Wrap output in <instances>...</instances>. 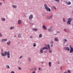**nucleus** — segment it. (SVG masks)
I'll return each mask as SVG.
<instances>
[{
	"mask_svg": "<svg viewBox=\"0 0 73 73\" xmlns=\"http://www.w3.org/2000/svg\"><path fill=\"white\" fill-rule=\"evenodd\" d=\"M30 24H31V26H32V25H33V23H30Z\"/></svg>",
	"mask_w": 73,
	"mask_h": 73,
	"instance_id": "58836bf2",
	"label": "nucleus"
},
{
	"mask_svg": "<svg viewBox=\"0 0 73 73\" xmlns=\"http://www.w3.org/2000/svg\"><path fill=\"white\" fill-rule=\"evenodd\" d=\"M7 44L8 45H9V44H11V42L9 41L8 42H7Z\"/></svg>",
	"mask_w": 73,
	"mask_h": 73,
	"instance_id": "f8f14e48",
	"label": "nucleus"
},
{
	"mask_svg": "<svg viewBox=\"0 0 73 73\" xmlns=\"http://www.w3.org/2000/svg\"><path fill=\"white\" fill-rule=\"evenodd\" d=\"M64 73H67V72H64Z\"/></svg>",
	"mask_w": 73,
	"mask_h": 73,
	"instance_id": "3c124183",
	"label": "nucleus"
},
{
	"mask_svg": "<svg viewBox=\"0 0 73 73\" xmlns=\"http://www.w3.org/2000/svg\"><path fill=\"white\" fill-rule=\"evenodd\" d=\"M44 7L45 8L46 10V11H47L48 12H51V10L48 7V6L46 4H44Z\"/></svg>",
	"mask_w": 73,
	"mask_h": 73,
	"instance_id": "f03ea898",
	"label": "nucleus"
},
{
	"mask_svg": "<svg viewBox=\"0 0 73 73\" xmlns=\"http://www.w3.org/2000/svg\"><path fill=\"white\" fill-rule=\"evenodd\" d=\"M68 47H64V48L63 49L64 50H66L67 49V50H69V48H68Z\"/></svg>",
	"mask_w": 73,
	"mask_h": 73,
	"instance_id": "423d86ee",
	"label": "nucleus"
},
{
	"mask_svg": "<svg viewBox=\"0 0 73 73\" xmlns=\"http://www.w3.org/2000/svg\"><path fill=\"white\" fill-rule=\"evenodd\" d=\"M33 30L34 31H37L38 29H33Z\"/></svg>",
	"mask_w": 73,
	"mask_h": 73,
	"instance_id": "a211bd4d",
	"label": "nucleus"
},
{
	"mask_svg": "<svg viewBox=\"0 0 73 73\" xmlns=\"http://www.w3.org/2000/svg\"><path fill=\"white\" fill-rule=\"evenodd\" d=\"M53 8H54V9H56V7H55L54 6H53L52 7Z\"/></svg>",
	"mask_w": 73,
	"mask_h": 73,
	"instance_id": "2f4dec72",
	"label": "nucleus"
},
{
	"mask_svg": "<svg viewBox=\"0 0 73 73\" xmlns=\"http://www.w3.org/2000/svg\"><path fill=\"white\" fill-rule=\"evenodd\" d=\"M47 46L48 48V49H50V46L48 44L47 45Z\"/></svg>",
	"mask_w": 73,
	"mask_h": 73,
	"instance_id": "5701e85b",
	"label": "nucleus"
},
{
	"mask_svg": "<svg viewBox=\"0 0 73 73\" xmlns=\"http://www.w3.org/2000/svg\"><path fill=\"white\" fill-rule=\"evenodd\" d=\"M32 73H36L35 72V71H33V72H32Z\"/></svg>",
	"mask_w": 73,
	"mask_h": 73,
	"instance_id": "de8ad7c7",
	"label": "nucleus"
},
{
	"mask_svg": "<svg viewBox=\"0 0 73 73\" xmlns=\"http://www.w3.org/2000/svg\"><path fill=\"white\" fill-rule=\"evenodd\" d=\"M53 46V44H51V47H52V46Z\"/></svg>",
	"mask_w": 73,
	"mask_h": 73,
	"instance_id": "8fccbe9b",
	"label": "nucleus"
},
{
	"mask_svg": "<svg viewBox=\"0 0 73 73\" xmlns=\"http://www.w3.org/2000/svg\"><path fill=\"white\" fill-rule=\"evenodd\" d=\"M54 41H59V40H58V38H55L54 39Z\"/></svg>",
	"mask_w": 73,
	"mask_h": 73,
	"instance_id": "ddd939ff",
	"label": "nucleus"
},
{
	"mask_svg": "<svg viewBox=\"0 0 73 73\" xmlns=\"http://www.w3.org/2000/svg\"><path fill=\"white\" fill-rule=\"evenodd\" d=\"M1 51L2 52L1 53V55H2V56H6L7 54L8 58H10V52H9L8 51L7 52V51H6L4 52H4H3V49H2Z\"/></svg>",
	"mask_w": 73,
	"mask_h": 73,
	"instance_id": "f257e3e1",
	"label": "nucleus"
},
{
	"mask_svg": "<svg viewBox=\"0 0 73 73\" xmlns=\"http://www.w3.org/2000/svg\"><path fill=\"white\" fill-rule=\"evenodd\" d=\"M2 36V35L1 34V33L0 32V37H1Z\"/></svg>",
	"mask_w": 73,
	"mask_h": 73,
	"instance_id": "4c0bfd02",
	"label": "nucleus"
},
{
	"mask_svg": "<svg viewBox=\"0 0 73 73\" xmlns=\"http://www.w3.org/2000/svg\"><path fill=\"white\" fill-rule=\"evenodd\" d=\"M40 52L41 53H43V50H42V48L40 50Z\"/></svg>",
	"mask_w": 73,
	"mask_h": 73,
	"instance_id": "2eb2a0df",
	"label": "nucleus"
},
{
	"mask_svg": "<svg viewBox=\"0 0 73 73\" xmlns=\"http://www.w3.org/2000/svg\"><path fill=\"white\" fill-rule=\"evenodd\" d=\"M11 73H15V72H14V71H12L11 72Z\"/></svg>",
	"mask_w": 73,
	"mask_h": 73,
	"instance_id": "a19ab883",
	"label": "nucleus"
},
{
	"mask_svg": "<svg viewBox=\"0 0 73 73\" xmlns=\"http://www.w3.org/2000/svg\"><path fill=\"white\" fill-rule=\"evenodd\" d=\"M68 72L69 73H71V72H70V70H68Z\"/></svg>",
	"mask_w": 73,
	"mask_h": 73,
	"instance_id": "72a5a7b5",
	"label": "nucleus"
},
{
	"mask_svg": "<svg viewBox=\"0 0 73 73\" xmlns=\"http://www.w3.org/2000/svg\"><path fill=\"white\" fill-rule=\"evenodd\" d=\"M14 28H15V27H11L10 29H14Z\"/></svg>",
	"mask_w": 73,
	"mask_h": 73,
	"instance_id": "cd10ccee",
	"label": "nucleus"
},
{
	"mask_svg": "<svg viewBox=\"0 0 73 73\" xmlns=\"http://www.w3.org/2000/svg\"><path fill=\"white\" fill-rule=\"evenodd\" d=\"M43 50H44L45 49H48V48L46 47H43L42 48Z\"/></svg>",
	"mask_w": 73,
	"mask_h": 73,
	"instance_id": "9b49d317",
	"label": "nucleus"
},
{
	"mask_svg": "<svg viewBox=\"0 0 73 73\" xmlns=\"http://www.w3.org/2000/svg\"><path fill=\"white\" fill-rule=\"evenodd\" d=\"M2 5V3L1 2H0V5Z\"/></svg>",
	"mask_w": 73,
	"mask_h": 73,
	"instance_id": "c03bdc74",
	"label": "nucleus"
},
{
	"mask_svg": "<svg viewBox=\"0 0 73 73\" xmlns=\"http://www.w3.org/2000/svg\"><path fill=\"white\" fill-rule=\"evenodd\" d=\"M65 3L67 5H70L71 4V2L70 1L67 2V1L65 2Z\"/></svg>",
	"mask_w": 73,
	"mask_h": 73,
	"instance_id": "20e7f679",
	"label": "nucleus"
},
{
	"mask_svg": "<svg viewBox=\"0 0 73 73\" xmlns=\"http://www.w3.org/2000/svg\"><path fill=\"white\" fill-rule=\"evenodd\" d=\"M18 69L19 70H21V67H19L18 68Z\"/></svg>",
	"mask_w": 73,
	"mask_h": 73,
	"instance_id": "c9c22d12",
	"label": "nucleus"
},
{
	"mask_svg": "<svg viewBox=\"0 0 73 73\" xmlns=\"http://www.w3.org/2000/svg\"><path fill=\"white\" fill-rule=\"evenodd\" d=\"M49 51L50 53H52V50H50V49H49Z\"/></svg>",
	"mask_w": 73,
	"mask_h": 73,
	"instance_id": "7c9ffc66",
	"label": "nucleus"
},
{
	"mask_svg": "<svg viewBox=\"0 0 73 73\" xmlns=\"http://www.w3.org/2000/svg\"><path fill=\"white\" fill-rule=\"evenodd\" d=\"M23 56L22 55H21V56L19 57V58H23Z\"/></svg>",
	"mask_w": 73,
	"mask_h": 73,
	"instance_id": "f704fd0d",
	"label": "nucleus"
},
{
	"mask_svg": "<svg viewBox=\"0 0 73 73\" xmlns=\"http://www.w3.org/2000/svg\"><path fill=\"white\" fill-rule=\"evenodd\" d=\"M14 37H16V35H14Z\"/></svg>",
	"mask_w": 73,
	"mask_h": 73,
	"instance_id": "603ef678",
	"label": "nucleus"
},
{
	"mask_svg": "<svg viewBox=\"0 0 73 73\" xmlns=\"http://www.w3.org/2000/svg\"><path fill=\"white\" fill-rule=\"evenodd\" d=\"M55 1H56V2H60V0H54Z\"/></svg>",
	"mask_w": 73,
	"mask_h": 73,
	"instance_id": "bb28decb",
	"label": "nucleus"
},
{
	"mask_svg": "<svg viewBox=\"0 0 73 73\" xmlns=\"http://www.w3.org/2000/svg\"><path fill=\"white\" fill-rule=\"evenodd\" d=\"M49 64V66L50 67H51V64H52V63L51 62H50L48 63Z\"/></svg>",
	"mask_w": 73,
	"mask_h": 73,
	"instance_id": "aec40b11",
	"label": "nucleus"
},
{
	"mask_svg": "<svg viewBox=\"0 0 73 73\" xmlns=\"http://www.w3.org/2000/svg\"><path fill=\"white\" fill-rule=\"evenodd\" d=\"M42 64H43V63H44V62H42Z\"/></svg>",
	"mask_w": 73,
	"mask_h": 73,
	"instance_id": "5fc2aeb1",
	"label": "nucleus"
},
{
	"mask_svg": "<svg viewBox=\"0 0 73 73\" xmlns=\"http://www.w3.org/2000/svg\"><path fill=\"white\" fill-rule=\"evenodd\" d=\"M50 44H53V42L52 41H51L50 42Z\"/></svg>",
	"mask_w": 73,
	"mask_h": 73,
	"instance_id": "37998d69",
	"label": "nucleus"
},
{
	"mask_svg": "<svg viewBox=\"0 0 73 73\" xmlns=\"http://www.w3.org/2000/svg\"><path fill=\"white\" fill-rule=\"evenodd\" d=\"M63 20L64 22H65V19L63 18Z\"/></svg>",
	"mask_w": 73,
	"mask_h": 73,
	"instance_id": "473e14b6",
	"label": "nucleus"
},
{
	"mask_svg": "<svg viewBox=\"0 0 73 73\" xmlns=\"http://www.w3.org/2000/svg\"><path fill=\"white\" fill-rule=\"evenodd\" d=\"M30 38H33L32 36H31L30 37Z\"/></svg>",
	"mask_w": 73,
	"mask_h": 73,
	"instance_id": "ea45409f",
	"label": "nucleus"
},
{
	"mask_svg": "<svg viewBox=\"0 0 73 73\" xmlns=\"http://www.w3.org/2000/svg\"><path fill=\"white\" fill-rule=\"evenodd\" d=\"M42 34H40L39 37V38H41V37H42Z\"/></svg>",
	"mask_w": 73,
	"mask_h": 73,
	"instance_id": "412c9836",
	"label": "nucleus"
},
{
	"mask_svg": "<svg viewBox=\"0 0 73 73\" xmlns=\"http://www.w3.org/2000/svg\"><path fill=\"white\" fill-rule=\"evenodd\" d=\"M17 5H13V7L14 8H17Z\"/></svg>",
	"mask_w": 73,
	"mask_h": 73,
	"instance_id": "dca6fc26",
	"label": "nucleus"
},
{
	"mask_svg": "<svg viewBox=\"0 0 73 73\" xmlns=\"http://www.w3.org/2000/svg\"><path fill=\"white\" fill-rule=\"evenodd\" d=\"M34 69L35 70H36V68H34Z\"/></svg>",
	"mask_w": 73,
	"mask_h": 73,
	"instance_id": "a18cd8bd",
	"label": "nucleus"
},
{
	"mask_svg": "<svg viewBox=\"0 0 73 73\" xmlns=\"http://www.w3.org/2000/svg\"><path fill=\"white\" fill-rule=\"evenodd\" d=\"M29 62H31V58H29Z\"/></svg>",
	"mask_w": 73,
	"mask_h": 73,
	"instance_id": "c85d7f7f",
	"label": "nucleus"
},
{
	"mask_svg": "<svg viewBox=\"0 0 73 73\" xmlns=\"http://www.w3.org/2000/svg\"><path fill=\"white\" fill-rule=\"evenodd\" d=\"M52 17H53L52 16V15H51V16H50V18L51 19H52Z\"/></svg>",
	"mask_w": 73,
	"mask_h": 73,
	"instance_id": "79ce46f5",
	"label": "nucleus"
},
{
	"mask_svg": "<svg viewBox=\"0 0 73 73\" xmlns=\"http://www.w3.org/2000/svg\"><path fill=\"white\" fill-rule=\"evenodd\" d=\"M1 20L2 21H5V18H2Z\"/></svg>",
	"mask_w": 73,
	"mask_h": 73,
	"instance_id": "4be33fe9",
	"label": "nucleus"
},
{
	"mask_svg": "<svg viewBox=\"0 0 73 73\" xmlns=\"http://www.w3.org/2000/svg\"><path fill=\"white\" fill-rule=\"evenodd\" d=\"M7 40H8L7 39H2V42H4L5 41H7Z\"/></svg>",
	"mask_w": 73,
	"mask_h": 73,
	"instance_id": "6e6552de",
	"label": "nucleus"
},
{
	"mask_svg": "<svg viewBox=\"0 0 73 73\" xmlns=\"http://www.w3.org/2000/svg\"><path fill=\"white\" fill-rule=\"evenodd\" d=\"M33 46L34 47H35V46H36V44H35V43H34L33 44Z\"/></svg>",
	"mask_w": 73,
	"mask_h": 73,
	"instance_id": "b1692460",
	"label": "nucleus"
},
{
	"mask_svg": "<svg viewBox=\"0 0 73 73\" xmlns=\"http://www.w3.org/2000/svg\"><path fill=\"white\" fill-rule=\"evenodd\" d=\"M48 31L49 32H51V31H52V29H51V28H49L48 29Z\"/></svg>",
	"mask_w": 73,
	"mask_h": 73,
	"instance_id": "f3484780",
	"label": "nucleus"
},
{
	"mask_svg": "<svg viewBox=\"0 0 73 73\" xmlns=\"http://www.w3.org/2000/svg\"><path fill=\"white\" fill-rule=\"evenodd\" d=\"M42 28L44 30H46L47 29V28H46V27L44 26V25H43L42 26Z\"/></svg>",
	"mask_w": 73,
	"mask_h": 73,
	"instance_id": "39448f33",
	"label": "nucleus"
},
{
	"mask_svg": "<svg viewBox=\"0 0 73 73\" xmlns=\"http://www.w3.org/2000/svg\"><path fill=\"white\" fill-rule=\"evenodd\" d=\"M72 20H73V19L71 18L68 19V21L67 22V24H70V22L72 21Z\"/></svg>",
	"mask_w": 73,
	"mask_h": 73,
	"instance_id": "7ed1b4c3",
	"label": "nucleus"
},
{
	"mask_svg": "<svg viewBox=\"0 0 73 73\" xmlns=\"http://www.w3.org/2000/svg\"><path fill=\"white\" fill-rule=\"evenodd\" d=\"M64 31H65L66 32L67 31V30H66V29H64Z\"/></svg>",
	"mask_w": 73,
	"mask_h": 73,
	"instance_id": "e433bc0d",
	"label": "nucleus"
},
{
	"mask_svg": "<svg viewBox=\"0 0 73 73\" xmlns=\"http://www.w3.org/2000/svg\"><path fill=\"white\" fill-rule=\"evenodd\" d=\"M67 41V40H66V39H64V44H65V42H66Z\"/></svg>",
	"mask_w": 73,
	"mask_h": 73,
	"instance_id": "4468645a",
	"label": "nucleus"
},
{
	"mask_svg": "<svg viewBox=\"0 0 73 73\" xmlns=\"http://www.w3.org/2000/svg\"><path fill=\"white\" fill-rule=\"evenodd\" d=\"M73 52V48H71L70 49V53H72Z\"/></svg>",
	"mask_w": 73,
	"mask_h": 73,
	"instance_id": "9d476101",
	"label": "nucleus"
},
{
	"mask_svg": "<svg viewBox=\"0 0 73 73\" xmlns=\"http://www.w3.org/2000/svg\"><path fill=\"white\" fill-rule=\"evenodd\" d=\"M70 49H71V48H73V47H72V45H70Z\"/></svg>",
	"mask_w": 73,
	"mask_h": 73,
	"instance_id": "c756f323",
	"label": "nucleus"
},
{
	"mask_svg": "<svg viewBox=\"0 0 73 73\" xmlns=\"http://www.w3.org/2000/svg\"><path fill=\"white\" fill-rule=\"evenodd\" d=\"M18 37H19V38H20V37H21V35H20V34L18 35Z\"/></svg>",
	"mask_w": 73,
	"mask_h": 73,
	"instance_id": "393cba45",
	"label": "nucleus"
},
{
	"mask_svg": "<svg viewBox=\"0 0 73 73\" xmlns=\"http://www.w3.org/2000/svg\"><path fill=\"white\" fill-rule=\"evenodd\" d=\"M58 64H60V62H58Z\"/></svg>",
	"mask_w": 73,
	"mask_h": 73,
	"instance_id": "09e8293b",
	"label": "nucleus"
},
{
	"mask_svg": "<svg viewBox=\"0 0 73 73\" xmlns=\"http://www.w3.org/2000/svg\"><path fill=\"white\" fill-rule=\"evenodd\" d=\"M38 70H40V71H42V69L40 68H39Z\"/></svg>",
	"mask_w": 73,
	"mask_h": 73,
	"instance_id": "a878e982",
	"label": "nucleus"
},
{
	"mask_svg": "<svg viewBox=\"0 0 73 73\" xmlns=\"http://www.w3.org/2000/svg\"><path fill=\"white\" fill-rule=\"evenodd\" d=\"M32 18H33V15H31L29 17V19L30 20H31Z\"/></svg>",
	"mask_w": 73,
	"mask_h": 73,
	"instance_id": "0eeeda50",
	"label": "nucleus"
},
{
	"mask_svg": "<svg viewBox=\"0 0 73 73\" xmlns=\"http://www.w3.org/2000/svg\"><path fill=\"white\" fill-rule=\"evenodd\" d=\"M57 33H60V32H57Z\"/></svg>",
	"mask_w": 73,
	"mask_h": 73,
	"instance_id": "864d4df0",
	"label": "nucleus"
},
{
	"mask_svg": "<svg viewBox=\"0 0 73 73\" xmlns=\"http://www.w3.org/2000/svg\"><path fill=\"white\" fill-rule=\"evenodd\" d=\"M44 53H46V50L44 52Z\"/></svg>",
	"mask_w": 73,
	"mask_h": 73,
	"instance_id": "49530a36",
	"label": "nucleus"
},
{
	"mask_svg": "<svg viewBox=\"0 0 73 73\" xmlns=\"http://www.w3.org/2000/svg\"><path fill=\"white\" fill-rule=\"evenodd\" d=\"M6 67L8 69H9V65H6Z\"/></svg>",
	"mask_w": 73,
	"mask_h": 73,
	"instance_id": "6ab92c4d",
	"label": "nucleus"
},
{
	"mask_svg": "<svg viewBox=\"0 0 73 73\" xmlns=\"http://www.w3.org/2000/svg\"><path fill=\"white\" fill-rule=\"evenodd\" d=\"M18 24L20 25L21 24V20H19L18 21Z\"/></svg>",
	"mask_w": 73,
	"mask_h": 73,
	"instance_id": "1a4fd4ad",
	"label": "nucleus"
}]
</instances>
